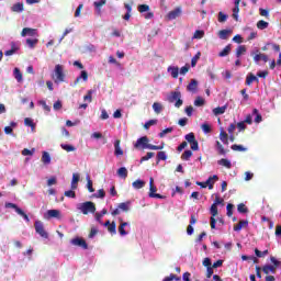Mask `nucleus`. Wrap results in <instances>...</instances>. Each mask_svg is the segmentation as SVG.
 Listing matches in <instances>:
<instances>
[{"instance_id":"nucleus-51","label":"nucleus","mask_w":281,"mask_h":281,"mask_svg":"<svg viewBox=\"0 0 281 281\" xmlns=\"http://www.w3.org/2000/svg\"><path fill=\"white\" fill-rule=\"evenodd\" d=\"M153 157H155V153L148 151L146 156H143L140 158V164H144V161H148V159H153Z\"/></svg>"},{"instance_id":"nucleus-35","label":"nucleus","mask_w":281,"mask_h":281,"mask_svg":"<svg viewBox=\"0 0 281 281\" xmlns=\"http://www.w3.org/2000/svg\"><path fill=\"white\" fill-rule=\"evenodd\" d=\"M108 232L112 234V236H115L117 234V226L115 222H112L110 226H108Z\"/></svg>"},{"instance_id":"nucleus-60","label":"nucleus","mask_w":281,"mask_h":281,"mask_svg":"<svg viewBox=\"0 0 281 281\" xmlns=\"http://www.w3.org/2000/svg\"><path fill=\"white\" fill-rule=\"evenodd\" d=\"M18 47L12 46L11 49L4 52V56H12L13 54H16Z\"/></svg>"},{"instance_id":"nucleus-58","label":"nucleus","mask_w":281,"mask_h":281,"mask_svg":"<svg viewBox=\"0 0 281 281\" xmlns=\"http://www.w3.org/2000/svg\"><path fill=\"white\" fill-rule=\"evenodd\" d=\"M180 281L181 277H177V274L171 273L169 277H166L162 281Z\"/></svg>"},{"instance_id":"nucleus-59","label":"nucleus","mask_w":281,"mask_h":281,"mask_svg":"<svg viewBox=\"0 0 281 281\" xmlns=\"http://www.w3.org/2000/svg\"><path fill=\"white\" fill-rule=\"evenodd\" d=\"M201 128H202V131H203V133H212V126H210V124H207V123H203L202 125H201Z\"/></svg>"},{"instance_id":"nucleus-20","label":"nucleus","mask_w":281,"mask_h":281,"mask_svg":"<svg viewBox=\"0 0 281 281\" xmlns=\"http://www.w3.org/2000/svg\"><path fill=\"white\" fill-rule=\"evenodd\" d=\"M229 34H232V30H221L218 32V38H221V41H227V38H229Z\"/></svg>"},{"instance_id":"nucleus-12","label":"nucleus","mask_w":281,"mask_h":281,"mask_svg":"<svg viewBox=\"0 0 281 281\" xmlns=\"http://www.w3.org/2000/svg\"><path fill=\"white\" fill-rule=\"evenodd\" d=\"M120 139H116L114 142V155L115 157H121L122 155H124V150H122V147H120Z\"/></svg>"},{"instance_id":"nucleus-49","label":"nucleus","mask_w":281,"mask_h":281,"mask_svg":"<svg viewBox=\"0 0 281 281\" xmlns=\"http://www.w3.org/2000/svg\"><path fill=\"white\" fill-rule=\"evenodd\" d=\"M106 214V209H103L101 213H95V221L102 225V216Z\"/></svg>"},{"instance_id":"nucleus-9","label":"nucleus","mask_w":281,"mask_h":281,"mask_svg":"<svg viewBox=\"0 0 281 281\" xmlns=\"http://www.w3.org/2000/svg\"><path fill=\"white\" fill-rule=\"evenodd\" d=\"M216 181H218V176L214 175L207 178L206 182V188H209V190H214V183H216Z\"/></svg>"},{"instance_id":"nucleus-42","label":"nucleus","mask_w":281,"mask_h":281,"mask_svg":"<svg viewBox=\"0 0 281 281\" xmlns=\"http://www.w3.org/2000/svg\"><path fill=\"white\" fill-rule=\"evenodd\" d=\"M60 147L63 150H66V153H74V150H76L74 145L61 144Z\"/></svg>"},{"instance_id":"nucleus-30","label":"nucleus","mask_w":281,"mask_h":281,"mask_svg":"<svg viewBox=\"0 0 281 281\" xmlns=\"http://www.w3.org/2000/svg\"><path fill=\"white\" fill-rule=\"evenodd\" d=\"M117 175L119 177H121V179H126V177H128V170L126 169V167H121L117 170Z\"/></svg>"},{"instance_id":"nucleus-3","label":"nucleus","mask_w":281,"mask_h":281,"mask_svg":"<svg viewBox=\"0 0 281 281\" xmlns=\"http://www.w3.org/2000/svg\"><path fill=\"white\" fill-rule=\"evenodd\" d=\"M77 209L80 210L85 215L95 214V203L91 201L78 204Z\"/></svg>"},{"instance_id":"nucleus-25","label":"nucleus","mask_w":281,"mask_h":281,"mask_svg":"<svg viewBox=\"0 0 281 281\" xmlns=\"http://www.w3.org/2000/svg\"><path fill=\"white\" fill-rule=\"evenodd\" d=\"M252 82H259V80H258V77H256L254 74L250 72V74L246 77V85H247L248 87H250V85H251Z\"/></svg>"},{"instance_id":"nucleus-34","label":"nucleus","mask_w":281,"mask_h":281,"mask_svg":"<svg viewBox=\"0 0 281 281\" xmlns=\"http://www.w3.org/2000/svg\"><path fill=\"white\" fill-rule=\"evenodd\" d=\"M11 10L13 11V12H23V10H24V7H23V3H21V2H18V3H15V4H13L12 7H11Z\"/></svg>"},{"instance_id":"nucleus-2","label":"nucleus","mask_w":281,"mask_h":281,"mask_svg":"<svg viewBox=\"0 0 281 281\" xmlns=\"http://www.w3.org/2000/svg\"><path fill=\"white\" fill-rule=\"evenodd\" d=\"M65 78H66L65 67L60 64H57L55 66V70L53 74V80L55 85H60V82H65Z\"/></svg>"},{"instance_id":"nucleus-32","label":"nucleus","mask_w":281,"mask_h":281,"mask_svg":"<svg viewBox=\"0 0 281 281\" xmlns=\"http://www.w3.org/2000/svg\"><path fill=\"white\" fill-rule=\"evenodd\" d=\"M119 210H121L122 212H128L130 207H131V202H122L117 205Z\"/></svg>"},{"instance_id":"nucleus-48","label":"nucleus","mask_w":281,"mask_h":281,"mask_svg":"<svg viewBox=\"0 0 281 281\" xmlns=\"http://www.w3.org/2000/svg\"><path fill=\"white\" fill-rule=\"evenodd\" d=\"M252 113H254V115H256V117H255L256 124H260V122H262V114L258 113V109H254Z\"/></svg>"},{"instance_id":"nucleus-57","label":"nucleus","mask_w":281,"mask_h":281,"mask_svg":"<svg viewBox=\"0 0 281 281\" xmlns=\"http://www.w3.org/2000/svg\"><path fill=\"white\" fill-rule=\"evenodd\" d=\"M148 10H150V7L148 4L138 5V12H140V14H144V12H148Z\"/></svg>"},{"instance_id":"nucleus-4","label":"nucleus","mask_w":281,"mask_h":281,"mask_svg":"<svg viewBox=\"0 0 281 281\" xmlns=\"http://www.w3.org/2000/svg\"><path fill=\"white\" fill-rule=\"evenodd\" d=\"M168 102L175 103L176 109H181L183 106V100L181 99V93L179 91H173L168 97Z\"/></svg>"},{"instance_id":"nucleus-36","label":"nucleus","mask_w":281,"mask_h":281,"mask_svg":"<svg viewBox=\"0 0 281 281\" xmlns=\"http://www.w3.org/2000/svg\"><path fill=\"white\" fill-rule=\"evenodd\" d=\"M257 27L258 30H267V27H269V22L260 20L257 22Z\"/></svg>"},{"instance_id":"nucleus-62","label":"nucleus","mask_w":281,"mask_h":281,"mask_svg":"<svg viewBox=\"0 0 281 281\" xmlns=\"http://www.w3.org/2000/svg\"><path fill=\"white\" fill-rule=\"evenodd\" d=\"M270 262H272V267H274V269H278V267L281 265V261L276 259V257H270Z\"/></svg>"},{"instance_id":"nucleus-31","label":"nucleus","mask_w":281,"mask_h":281,"mask_svg":"<svg viewBox=\"0 0 281 281\" xmlns=\"http://www.w3.org/2000/svg\"><path fill=\"white\" fill-rule=\"evenodd\" d=\"M132 186L135 190H142V188L146 186V182L144 180H136L132 183Z\"/></svg>"},{"instance_id":"nucleus-46","label":"nucleus","mask_w":281,"mask_h":281,"mask_svg":"<svg viewBox=\"0 0 281 281\" xmlns=\"http://www.w3.org/2000/svg\"><path fill=\"white\" fill-rule=\"evenodd\" d=\"M203 36H205V31L203 30H196L193 34V38L195 40H201Z\"/></svg>"},{"instance_id":"nucleus-8","label":"nucleus","mask_w":281,"mask_h":281,"mask_svg":"<svg viewBox=\"0 0 281 281\" xmlns=\"http://www.w3.org/2000/svg\"><path fill=\"white\" fill-rule=\"evenodd\" d=\"M179 16H181V8H176L167 14L169 21H175V19H179Z\"/></svg>"},{"instance_id":"nucleus-55","label":"nucleus","mask_w":281,"mask_h":281,"mask_svg":"<svg viewBox=\"0 0 281 281\" xmlns=\"http://www.w3.org/2000/svg\"><path fill=\"white\" fill-rule=\"evenodd\" d=\"M34 153H36V149H27V148H24L23 150H22V155L24 156V157H27V156H30V157H32V155H34Z\"/></svg>"},{"instance_id":"nucleus-41","label":"nucleus","mask_w":281,"mask_h":281,"mask_svg":"<svg viewBox=\"0 0 281 281\" xmlns=\"http://www.w3.org/2000/svg\"><path fill=\"white\" fill-rule=\"evenodd\" d=\"M210 212H211V217L215 218V216H218V206L216 204H212Z\"/></svg>"},{"instance_id":"nucleus-10","label":"nucleus","mask_w":281,"mask_h":281,"mask_svg":"<svg viewBox=\"0 0 281 281\" xmlns=\"http://www.w3.org/2000/svg\"><path fill=\"white\" fill-rule=\"evenodd\" d=\"M45 218H60L59 210H48L45 214Z\"/></svg>"},{"instance_id":"nucleus-54","label":"nucleus","mask_w":281,"mask_h":281,"mask_svg":"<svg viewBox=\"0 0 281 281\" xmlns=\"http://www.w3.org/2000/svg\"><path fill=\"white\" fill-rule=\"evenodd\" d=\"M168 71H171L172 78H179V68H177V67H169Z\"/></svg>"},{"instance_id":"nucleus-45","label":"nucleus","mask_w":281,"mask_h":281,"mask_svg":"<svg viewBox=\"0 0 281 281\" xmlns=\"http://www.w3.org/2000/svg\"><path fill=\"white\" fill-rule=\"evenodd\" d=\"M205 105V99L202 97H196L194 100V106H204Z\"/></svg>"},{"instance_id":"nucleus-61","label":"nucleus","mask_w":281,"mask_h":281,"mask_svg":"<svg viewBox=\"0 0 281 281\" xmlns=\"http://www.w3.org/2000/svg\"><path fill=\"white\" fill-rule=\"evenodd\" d=\"M172 127H167L159 133V137H166V135H168V133H172Z\"/></svg>"},{"instance_id":"nucleus-43","label":"nucleus","mask_w":281,"mask_h":281,"mask_svg":"<svg viewBox=\"0 0 281 281\" xmlns=\"http://www.w3.org/2000/svg\"><path fill=\"white\" fill-rule=\"evenodd\" d=\"M232 150L238 151V153H245L247 148H245L243 145H232L231 146Z\"/></svg>"},{"instance_id":"nucleus-38","label":"nucleus","mask_w":281,"mask_h":281,"mask_svg":"<svg viewBox=\"0 0 281 281\" xmlns=\"http://www.w3.org/2000/svg\"><path fill=\"white\" fill-rule=\"evenodd\" d=\"M237 212H239V214H247V212H249V209H247L245 203H240L237 205Z\"/></svg>"},{"instance_id":"nucleus-24","label":"nucleus","mask_w":281,"mask_h":281,"mask_svg":"<svg viewBox=\"0 0 281 281\" xmlns=\"http://www.w3.org/2000/svg\"><path fill=\"white\" fill-rule=\"evenodd\" d=\"M236 58H240V56H243V54H247V46L245 45H239L237 48H236Z\"/></svg>"},{"instance_id":"nucleus-14","label":"nucleus","mask_w":281,"mask_h":281,"mask_svg":"<svg viewBox=\"0 0 281 281\" xmlns=\"http://www.w3.org/2000/svg\"><path fill=\"white\" fill-rule=\"evenodd\" d=\"M198 87H199V81H196V79H192L191 82L187 86V91L196 93Z\"/></svg>"},{"instance_id":"nucleus-29","label":"nucleus","mask_w":281,"mask_h":281,"mask_svg":"<svg viewBox=\"0 0 281 281\" xmlns=\"http://www.w3.org/2000/svg\"><path fill=\"white\" fill-rule=\"evenodd\" d=\"M225 111H227V105L217 106V108L213 109L214 115H223V113H225Z\"/></svg>"},{"instance_id":"nucleus-27","label":"nucleus","mask_w":281,"mask_h":281,"mask_svg":"<svg viewBox=\"0 0 281 281\" xmlns=\"http://www.w3.org/2000/svg\"><path fill=\"white\" fill-rule=\"evenodd\" d=\"M220 139L221 142H223V144H225L226 146L229 145V135L226 134L225 131H221L220 133Z\"/></svg>"},{"instance_id":"nucleus-56","label":"nucleus","mask_w":281,"mask_h":281,"mask_svg":"<svg viewBox=\"0 0 281 281\" xmlns=\"http://www.w3.org/2000/svg\"><path fill=\"white\" fill-rule=\"evenodd\" d=\"M93 5H94V8H97V10H99V12H100V8H101L102 5H106V0L94 1V2H93Z\"/></svg>"},{"instance_id":"nucleus-7","label":"nucleus","mask_w":281,"mask_h":281,"mask_svg":"<svg viewBox=\"0 0 281 281\" xmlns=\"http://www.w3.org/2000/svg\"><path fill=\"white\" fill-rule=\"evenodd\" d=\"M70 243L75 247H81L82 249H89V245L87 244V241L80 237L72 238L70 240Z\"/></svg>"},{"instance_id":"nucleus-18","label":"nucleus","mask_w":281,"mask_h":281,"mask_svg":"<svg viewBox=\"0 0 281 281\" xmlns=\"http://www.w3.org/2000/svg\"><path fill=\"white\" fill-rule=\"evenodd\" d=\"M249 225V221L247 220H241L239 221L238 224L234 225V232H240L243 227H247Z\"/></svg>"},{"instance_id":"nucleus-63","label":"nucleus","mask_w":281,"mask_h":281,"mask_svg":"<svg viewBox=\"0 0 281 281\" xmlns=\"http://www.w3.org/2000/svg\"><path fill=\"white\" fill-rule=\"evenodd\" d=\"M157 124V120H149L145 123L144 128L148 130L150 126H155Z\"/></svg>"},{"instance_id":"nucleus-44","label":"nucleus","mask_w":281,"mask_h":281,"mask_svg":"<svg viewBox=\"0 0 281 281\" xmlns=\"http://www.w3.org/2000/svg\"><path fill=\"white\" fill-rule=\"evenodd\" d=\"M255 255L257 256V258H265V256H269V250L260 251L258 248H256Z\"/></svg>"},{"instance_id":"nucleus-26","label":"nucleus","mask_w":281,"mask_h":281,"mask_svg":"<svg viewBox=\"0 0 281 281\" xmlns=\"http://www.w3.org/2000/svg\"><path fill=\"white\" fill-rule=\"evenodd\" d=\"M218 166H223L224 168H227L228 170L232 168V161H229L227 158H222L217 161Z\"/></svg>"},{"instance_id":"nucleus-21","label":"nucleus","mask_w":281,"mask_h":281,"mask_svg":"<svg viewBox=\"0 0 281 281\" xmlns=\"http://www.w3.org/2000/svg\"><path fill=\"white\" fill-rule=\"evenodd\" d=\"M120 221V226H119V234L121 236H126L128 233L126 232V229H124V227L128 226V224L126 222H123L122 218L119 220Z\"/></svg>"},{"instance_id":"nucleus-37","label":"nucleus","mask_w":281,"mask_h":281,"mask_svg":"<svg viewBox=\"0 0 281 281\" xmlns=\"http://www.w3.org/2000/svg\"><path fill=\"white\" fill-rule=\"evenodd\" d=\"M201 59V52H198L191 59V67H196V63Z\"/></svg>"},{"instance_id":"nucleus-6","label":"nucleus","mask_w":281,"mask_h":281,"mask_svg":"<svg viewBox=\"0 0 281 281\" xmlns=\"http://www.w3.org/2000/svg\"><path fill=\"white\" fill-rule=\"evenodd\" d=\"M36 234H40L42 238H49V234L45 231V226L43 225V222L36 221L34 224Z\"/></svg>"},{"instance_id":"nucleus-47","label":"nucleus","mask_w":281,"mask_h":281,"mask_svg":"<svg viewBox=\"0 0 281 281\" xmlns=\"http://www.w3.org/2000/svg\"><path fill=\"white\" fill-rule=\"evenodd\" d=\"M190 157H192V150H186V151L181 155L182 161H190Z\"/></svg>"},{"instance_id":"nucleus-39","label":"nucleus","mask_w":281,"mask_h":281,"mask_svg":"<svg viewBox=\"0 0 281 281\" xmlns=\"http://www.w3.org/2000/svg\"><path fill=\"white\" fill-rule=\"evenodd\" d=\"M26 44L31 49H34V47H36V45L38 44V38H27Z\"/></svg>"},{"instance_id":"nucleus-40","label":"nucleus","mask_w":281,"mask_h":281,"mask_svg":"<svg viewBox=\"0 0 281 281\" xmlns=\"http://www.w3.org/2000/svg\"><path fill=\"white\" fill-rule=\"evenodd\" d=\"M42 161L44 164H52V157L49 156V153L43 151Z\"/></svg>"},{"instance_id":"nucleus-28","label":"nucleus","mask_w":281,"mask_h":281,"mask_svg":"<svg viewBox=\"0 0 281 281\" xmlns=\"http://www.w3.org/2000/svg\"><path fill=\"white\" fill-rule=\"evenodd\" d=\"M13 76L18 82H23V74L21 72V69L14 68Z\"/></svg>"},{"instance_id":"nucleus-17","label":"nucleus","mask_w":281,"mask_h":281,"mask_svg":"<svg viewBox=\"0 0 281 281\" xmlns=\"http://www.w3.org/2000/svg\"><path fill=\"white\" fill-rule=\"evenodd\" d=\"M278 270V268H276L274 266L271 265H266L262 267V271L263 273H266V276H269L270 273H276Z\"/></svg>"},{"instance_id":"nucleus-53","label":"nucleus","mask_w":281,"mask_h":281,"mask_svg":"<svg viewBox=\"0 0 281 281\" xmlns=\"http://www.w3.org/2000/svg\"><path fill=\"white\" fill-rule=\"evenodd\" d=\"M166 159H168V156L166 155V151H158L157 161H166Z\"/></svg>"},{"instance_id":"nucleus-33","label":"nucleus","mask_w":281,"mask_h":281,"mask_svg":"<svg viewBox=\"0 0 281 281\" xmlns=\"http://www.w3.org/2000/svg\"><path fill=\"white\" fill-rule=\"evenodd\" d=\"M153 110L155 111V113L157 115H159V113H161V111H164V105L159 102H154Z\"/></svg>"},{"instance_id":"nucleus-5","label":"nucleus","mask_w":281,"mask_h":281,"mask_svg":"<svg viewBox=\"0 0 281 281\" xmlns=\"http://www.w3.org/2000/svg\"><path fill=\"white\" fill-rule=\"evenodd\" d=\"M184 139L190 144L191 150H199V140H196V136L194 133H189L184 136Z\"/></svg>"},{"instance_id":"nucleus-11","label":"nucleus","mask_w":281,"mask_h":281,"mask_svg":"<svg viewBox=\"0 0 281 281\" xmlns=\"http://www.w3.org/2000/svg\"><path fill=\"white\" fill-rule=\"evenodd\" d=\"M155 192H157V187H155V186L149 187L150 199H166V196H164L159 193H155Z\"/></svg>"},{"instance_id":"nucleus-16","label":"nucleus","mask_w":281,"mask_h":281,"mask_svg":"<svg viewBox=\"0 0 281 281\" xmlns=\"http://www.w3.org/2000/svg\"><path fill=\"white\" fill-rule=\"evenodd\" d=\"M232 54V44H228L218 53L220 58H225V56H229Z\"/></svg>"},{"instance_id":"nucleus-50","label":"nucleus","mask_w":281,"mask_h":281,"mask_svg":"<svg viewBox=\"0 0 281 281\" xmlns=\"http://www.w3.org/2000/svg\"><path fill=\"white\" fill-rule=\"evenodd\" d=\"M226 215L228 217L234 216V204H232V203L227 204V206H226Z\"/></svg>"},{"instance_id":"nucleus-23","label":"nucleus","mask_w":281,"mask_h":281,"mask_svg":"<svg viewBox=\"0 0 281 281\" xmlns=\"http://www.w3.org/2000/svg\"><path fill=\"white\" fill-rule=\"evenodd\" d=\"M78 181H80V175L72 173L71 190H78Z\"/></svg>"},{"instance_id":"nucleus-22","label":"nucleus","mask_w":281,"mask_h":281,"mask_svg":"<svg viewBox=\"0 0 281 281\" xmlns=\"http://www.w3.org/2000/svg\"><path fill=\"white\" fill-rule=\"evenodd\" d=\"M254 60L255 63H260V60H263V63H269V56H267L266 54H257L254 56Z\"/></svg>"},{"instance_id":"nucleus-19","label":"nucleus","mask_w":281,"mask_h":281,"mask_svg":"<svg viewBox=\"0 0 281 281\" xmlns=\"http://www.w3.org/2000/svg\"><path fill=\"white\" fill-rule=\"evenodd\" d=\"M80 80H83V82H87L89 80V74L87 72V70L81 71L80 76L76 78L75 85H78Z\"/></svg>"},{"instance_id":"nucleus-52","label":"nucleus","mask_w":281,"mask_h":281,"mask_svg":"<svg viewBox=\"0 0 281 281\" xmlns=\"http://www.w3.org/2000/svg\"><path fill=\"white\" fill-rule=\"evenodd\" d=\"M87 188L89 192H95V189H93V181H91V177L87 176Z\"/></svg>"},{"instance_id":"nucleus-1","label":"nucleus","mask_w":281,"mask_h":281,"mask_svg":"<svg viewBox=\"0 0 281 281\" xmlns=\"http://www.w3.org/2000/svg\"><path fill=\"white\" fill-rule=\"evenodd\" d=\"M134 148H148L149 150H164V145L157 146L148 144V136H143L136 140Z\"/></svg>"},{"instance_id":"nucleus-15","label":"nucleus","mask_w":281,"mask_h":281,"mask_svg":"<svg viewBox=\"0 0 281 281\" xmlns=\"http://www.w3.org/2000/svg\"><path fill=\"white\" fill-rule=\"evenodd\" d=\"M215 147H216L218 155L225 156V155H227V153H229V150L225 149V147H223V144H221V142H218V140H216Z\"/></svg>"},{"instance_id":"nucleus-13","label":"nucleus","mask_w":281,"mask_h":281,"mask_svg":"<svg viewBox=\"0 0 281 281\" xmlns=\"http://www.w3.org/2000/svg\"><path fill=\"white\" fill-rule=\"evenodd\" d=\"M21 36H36V29L24 27L21 32Z\"/></svg>"},{"instance_id":"nucleus-64","label":"nucleus","mask_w":281,"mask_h":281,"mask_svg":"<svg viewBox=\"0 0 281 281\" xmlns=\"http://www.w3.org/2000/svg\"><path fill=\"white\" fill-rule=\"evenodd\" d=\"M25 126H30L31 128H34V121L30 117L24 119Z\"/></svg>"}]
</instances>
